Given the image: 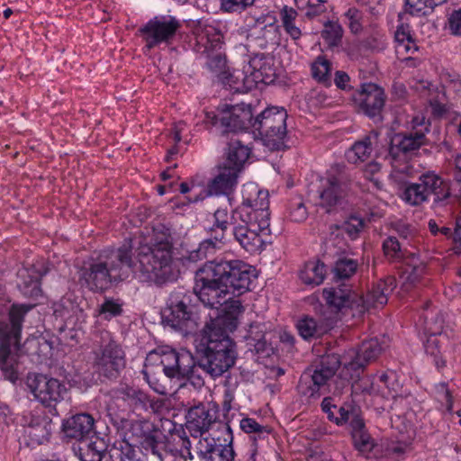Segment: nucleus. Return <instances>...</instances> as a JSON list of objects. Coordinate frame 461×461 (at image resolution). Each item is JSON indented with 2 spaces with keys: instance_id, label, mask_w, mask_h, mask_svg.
I'll use <instances>...</instances> for the list:
<instances>
[{
  "instance_id": "obj_1",
  "label": "nucleus",
  "mask_w": 461,
  "mask_h": 461,
  "mask_svg": "<svg viewBox=\"0 0 461 461\" xmlns=\"http://www.w3.org/2000/svg\"><path fill=\"white\" fill-rule=\"evenodd\" d=\"M179 273L170 234L154 229L147 243L140 242L136 248L125 243L89 258L78 271V280L82 286L99 293L130 277L161 284L176 280Z\"/></svg>"
},
{
  "instance_id": "obj_2",
  "label": "nucleus",
  "mask_w": 461,
  "mask_h": 461,
  "mask_svg": "<svg viewBox=\"0 0 461 461\" xmlns=\"http://www.w3.org/2000/svg\"><path fill=\"white\" fill-rule=\"evenodd\" d=\"M215 261H209L195 273L194 294L184 291L171 293L168 298L169 313L164 316L167 325L185 333L198 327L199 310L193 303L194 294L204 306L219 308L230 298V290L219 274Z\"/></svg>"
},
{
  "instance_id": "obj_3",
  "label": "nucleus",
  "mask_w": 461,
  "mask_h": 461,
  "mask_svg": "<svg viewBox=\"0 0 461 461\" xmlns=\"http://www.w3.org/2000/svg\"><path fill=\"white\" fill-rule=\"evenodd\" d=\"M222 320H212L204 327L203 344L200 357V367L212 377H219L235 364L237 352L235 343L228 333L221 330Z\"/></svg>"
},
{
  "instance_id": "obj_4",
  "label": "nucleus",
  "mask_w": 461,
  "mask_h": 461,
  "mask_svg": "<svg viewBox=\"0 0 461 461\" xmlns=\"http://www.w3.org/2000/svg\"><path fill=\"white\" fill-rule=\"evenodd\" d=\"M32 307V304H13L8 318L0 321V369L12 383L19 378L23 322Z\"/></svg>"
},
{
  "instance_id": "obj_5",
  "label": "nucleus",
  "mask_w": 461,
  "mask_h": 461,
  "mask_svg": "<svg viewBox=\"0 0 461 461\" xmlns=\"http://www.w3.org/2000/svg\"><path fill=\"white\" fill-rule=\"evenodd\" d=\"M218 406L208 402L199 403L188 410L186 415V429L190 432L192 440L187 437H179L182 447L181 456L184 459L194 458L191 449L200 438L213 437L219 434V424H225L218 420Z\"/></svg>"
},
{
  "instance_id": "obj_6",
  "label": "nucleus",
  "mask_w": 461,
  "mask_h": 461,
  "mask_svg": "<svg viewBox=\"0 0 461 461\" xmlns=\"http://www.w3.org/2000/svg\"><path fill=\"white\" fill-rule=\"evenodd\" d=\"M286 119L285 109L267 108L253 120L252 129L270 150H280L286 147Z\"/></svg>"
},
{
  "instance_id": "obj_7",
  "label": "nucleus",
  "mask_w": 461,
  "mask_h": 461,
  "mask_svg": "<svg viewBox=\"0 0 461 461\" xmlns=\"http://www.w3.org/2000/svg\"><path fill=\"white\" fill-rule=\"evenodd\" d=\"M219 434L200 438L194 445L199 461H234L232 431L229 424H219Z\"/></svg>"
},
{
  "instance_id": "obj_8",
  "label": "nucleus",
  "mask_w": 461,
  "mask_h": 461,
  "mask_svg": "<svg viewBox=\"0 0 461 461\" xmlns=\"http://www.w3.org/2000/svg\"><path fill=\"white\" fill-rule=\"evenodd\" d=\"M242 203L236 208L231 215L247 219L249 222L255 221L261 224L270 223L268 192L262 190L255 183H247L242 185Z\"/></svg>"
},
{
  "instance_id": "obj_9",
  "label": "nucleus",
  "mask_w": 461,
  "mask_h": 461,
  "mask_svg": "<svg viewBox=\"0 0 461 461\" xmlns=\"http://www.w3.org/2000/svg\"><path fill=\"white\" fill-rule=\"evenodd\" d=\"M351 179L340 166L331 168L326 177L320 181L318 189L319 205L330 212L340 205L345 201L349 189Z\"/></svg>"
},
{
  "instance_id": "obj_10",
  "label": "nucleus",
  "mask_w": 461,
  "mask_h": 461,
  "mask_svg": "<svg viewBox=\"0 0 461 461\" xmlns=\"http://www.w3.org/2000/svg\"><path fill=\"white\" fill-rule=\"evenodd\" d=\"M340 366L337 355L330 354L321 357L312 371L303 373L299 381V391L309 397H319L320 391L325 387Z\"/></svg>"
},
{
  "instance_id": "obj_11",
  "label": "nucleus",
  "mask_w": 461,
  "mask_h": 461,
  "mask_svg": "<svg viewBox=\"0 0 461 461\" xmlns=\"http://www.w3.org/2000/svg\"><path fill=\"white\" fill-rule=\"evenodd\" d=\"M412 129L407 132H400L391 139L389 157L397 160L402 155H408L426 145V134L429 132V123L425 117L416 116L411 120Z\"/></svg>"
},
{
  "instance_id": "obj_12",
  "label": "nucleus",
  "mask_w": 461,
  "mask_h": 461,
  "mask_svg": "<svg viewBox=\"0 0 461 461\" xmlns=\"http://www.w3.org/2000/svg\"><path fill=\"white\" fill-rule=\"evenodd\" d=\"M94 354L95 366L107 378L116 377L125 366L124 350L108 333L102 337L101 344Z\"/></svg>"
},
{
  "instance_id": "obj_13",
  "label": "nucleus",
  "mask_w": 461,
  "mask_h": 461,
  "mask_svg": "<svg viewBox=\"0 0 461 461\" xmlns=\"http://www.w3.org/2000/svg\"><path fill=\"white\" fill-rule=\"evenodd\" d=\"M232 233L240 246L249 253L260 251L266 242L265 237L270 235V223L263 225L258 221L249 222L247 219L231 215Z\"/></svg>"
},
{
  "instance_id": "obj_14",
  "label": "nucleus",
  "mask_w": 461,
  "mask_h": 461,
  "mask_svg": "<svg viewBox=\"0 0 461 461\" xmlns=\"http://www.w3.org/2000/svg\"><path fill=\"white\" fill-rule=\"evenodd\" d=\"M180 27V22L173 16H156L140 28L139 32L146 47L151 50L161 43L170 44Z\"/></svg>"
},
{
  "instance_id": "obj_15",
  "label": "nucleus",
  "mask_w": 461,
  "mask_h": 461,
  "mask_svg": "<svg viewBox=\"0 0 461 461\" xmlns=\"http://www.w3.org/2000/svg\"><path fill=\"white\" fill-rule=\"evenodd\" d=\"M215 267L221 270L219 274L228 285L230 294L240 295L247 292L256 277L251 267L240 260L215 261Z\"/></svg>"
},
{
  "instance_id": "obj_16",
  "label": "nucleus",
  "mask_w": 461,
  "mask_h": 461,
  "mask_svg": "<svg viewBox=\"0 0 461 461\" xmlns=\"http://www.w3.org/2000/svg\"><path fill=\"white\" fill-rule=\"evenodd\" d=\"M27 385L34 398L43 406L55 407L63 401L67 388L59 380L36 374L28 377Z\"/></svg>"
},
{
  "instance_id": "obj_17",
  "label": "nucleus",
  "mask_w": 461,
  "mask_h": 461,
  "mask_svg": "<svg viewBox=\"0 0 461 461\" xmlns=\"http://www.w3.org/2000/svg\"><path fill=\"white\" fill-rule=\"evenodd\" d=\"M151 355L159 357L163 372L169 378L182 380L194 367V358L186 350L176 351L165 347L155 350Z\"/></svg>"
},
{
  "instance_id": "obj_18",
  "label": "nucleus",
  "mask_w": 461,
  "mask_h": 461,
  "mask_svg": "<svg viewBox=\"0 0 461 461\" xmlns=\"http://www.w3.org/2000/svg\"><path fill=\"white\" fill-rule=\"evenodd\" d=\"M107 446L103 438L93 436L73 446L74 454L81 461H131L124 456L122 450L113 448L106 457Z\"/></svg>"
},
{
  "instance_id": "obj_19",
  "label": "nucleus",
  "mask_w": 461,
  "mask_h": 461,
  "mask_svg": "<svg viewBox=\"0 0 461 461\" xmlns=\"http://www.w3.org/2000/svg\"><path fill=\"white\" fill-rule=\"evenodd\" d=\"M395 286V279L393 276H388L377 282L365 297L357 295V299L352 301V306L356 307L357 316H361L371 308L382 307L386 304L388 295Z\"/></svg>"
},
{
  "instance_id": "obj_20",
  "label": "nucleus",
  "mask_w": 461,
  "mask_h": 461,
  "mask_svg": "<svg viewBox=\"0 0 461 461\" xmlns=\"http://www.w3.org/2000/svg\"><path fill=\"white\" fill-rule=\"evenodd\" d=\"M248 26L249 27L248 38H252L257 41L260 48L265 49L268 46L280 44V28L276 23L274 17L261 15L255 19L253 23H248Z\"/></svg>"
},
{
  "instance_id": "obj_21",
  "label": "nucleus",
  "mask_w": 461,
  "mask_h": 461,
  "mask_svg": "<svg viewBox=\"0 0 461 461\" xmlns=\"http://www.w3.org/2000/svg\"><path fill=\"white\" fill-rule=\"evenodd\" d=\"M220 122L226 131H240L249 127L252 128L251 107L243 103L235 105L224 104Z\"/></svg>"
},
{
  "instance_id": "obj_22",
  "label": "nucleus",
  "mask_w": 461,
  "mask_h": 461,
  "mask_svg": "<svg viewBox=\"0 0 461 461\" xmlns=\"http://www.w3.org/2000/svg\"><path fill=\"white\" fill-rule=\"evenodd\" d=\"M385 101V95L380 86L373 83H366L355 96V102L359 109L369 117L380 114Z\"/></svg>"
},
{
  "instance_id": "obj_23",
  "label": "nucleus",
  "mask_w": 461,
  "mask_h": 461,
  "mask_svg": "<svg viewBox=\"0 0 461 461\" xmlns=\"http://www.w3.org/2000/svg\"><path fill=\"white\" fill-rule=\"evenodd\" d=\"M25 433L32 444L41 445L48 441L52 429L51 419L43 411H33L23 417Z\"/></svg>"
},
{
  "instance_id": "obj_24",
  "label": "nucleus",
  "mask_w": 461,
  "mask_h": 461,
  "mask_svg": "<svg viewBox=\"0 0 461 461\" xmlns=\"http://www.w3.org/2000/svg\"><path fill=\"white\" fill-rule=\"evenodd\" d=\"M215 224L214 226L221 230L220 235H215L214 240L208 239L200 243L198 249L190 254V259L198 260L206 258L215 252L217 244L223 239V232L231 223V216L228 215L226 209H218L214 212Z\"/></svg>"
},
{
  "instance_id": "obj_25",
  "label": "nucleus",
  "mask_w": 461,
  "mask_h": 461,
  "mask_svg": "<svg viewBox=\"0 0 461 461\" xmlns=\"http://www.w3.org/2000/svg\"><path fill=\"white\" fill-rule=\"evenodd\" d=\"M237 168L225 165L217 167L213 177L207 184L208 194L229 195L234 190L238 182Z\"/></svg>"
},
{
  "instance_id": "obj_26",
  "label": "nucleus",
  "mask_w": 461,
  "mask_h": 461,
  "mask_svg": "<svg viewBox=\"0 0 461 461\" xmlns=\"http://www.w3.org/2000/svg\"><path fill=\"white\" fill-rule=\"evenodd\" d=\"M94 418L87 413H79L68 419L63 424V431L67 438H75L78 442L87 439L94 431Z\"/></svg>"
},
{
  "instance_id": "obj_27",
  "label": "nucleus",
  "mask_w": 461,
  "mask_h": 461,
  "mask_svg": "<svg viewBox=\"0 0 461 461\" xmlns=\"http://www.w3.org/2000/svg\"><path fill=\"white\" fill-rule=\"evenodd\" d=\"M18 288L28 298L38 299L41 296V278L42 273L35 266L23 267L18 273Z\"/></svg>"
},
{
  "instance_id": "obj_28",
  "label": "nucleus",
  "mask_w": 461,
  "mask_h": 461,
  "mask_svg": "<svg viewBox=\"0 0 461 461\" xmlns=\"http://www.w3.org/2000/svg\"><path fill=\"white\" fill-rule=\"evenodd\" d=\"M323 298L327 305L334 312L341 311L344 308H349L353 316L356 313V307L352 306V301L357 299V294L352 293L347 287H330L322 291Z\"/></svg>"
},
{
  "instance_id": "obj_29",
  "label": "nucleus",
  "mask_w": 461,
  "mask_h": 461,
  "mask_svg": "<svg viewBox=\"0 0 461 461\" xmlns=\"http://www.w3.org/2000/svg\"><path fill=\"white\" fill-rule=\"evenodd\" d=\"M419 181L427 198L429 194L434 195L435 203H442L450 197L448 184L438 176L432 173L423 174L420 176Z\"/></svg>"
},
{
  "instance_id": "obj_30",
  "label": "nucleus",
  "mask_w": 461,
  "mask_h": 461,
  "mask_svg": "<svg viewBox=\"0 0 461 461\" xmlns=\"http://www.w3.org/2000/svg\"><path fill=\"white\" fill-rule=\"evenodd\" d=\"M333 324L334 321L331 319H314L307 316L298 321L297 330L304 339H317L326 334Z\"/></svg>"
},
{
  "instance_id": "obj_31",
  "label": "nucleus",
  "mask_w": 461,
  "mask_h": 461,
  "mask_svg": "<svg viewBox=\"0 0 461 461\" xmlns=\"http://www.w3.org/2000/svg\"><path fill=\"white\" fill-rule=\"evenodd\" d=\"M272 59L264 54H257L249 61L245 72L249 73L254 82H266L274 75Z\"/></svg>"
},
{
  "instance_id": "obj_32",
  "label": "nucleus",
  "mask_w": 461,
  "mask_h": 461,
  "mask_svg": "<svg viewBox=\"0 0 461 461\" xmlns=\"http://www.w3.org/2000/svg\"><path fill=\"white\" fill-rule=\"evenodd\" d=\"M383 348L377 339L364 341L356 352L355 357L348 363L353 369L366 366L376 359Z\"/></svg>"
},
{
  "instance_id": "obj_33",
  "label": "nucleus",
  "mask_w": 461,
  "mask_h": 461,
  "mask_svg": "<svg viewBox=\"0 0 461 461\" xmlns=\"http://www.w3.org/2000/svg\"><path fill=\"white\" fill-rule=\"evenodd\" d=\"M235 294H230V298L224 302L223 309L224 315L215 320H222L223 324L221 325V330L225 333L234 330L238 326L239 317L242 314L244 308L240 300L233 298Z\"/></svg>"
},
{
  "instance_id": "obj_34",
  "label": "nucleus",
  "mask_w": 461,
  "mask_h": 461,
  "mask_svg": "<svg viewBox=\"0 0 461 461\" xmlns=\"http://www.w3.org/2000/svg\"><path fill=\"white\" fill-rule=\"evenodd\" d=\"M376 138L377 133L374 131L357 141L346 153L348 161L353 164L366 161L373 151V141Z\"/></svg>"
},
{
  "instance_id": "obj_35",
  "label": "nucleus",
  "mask_w": 461,
  "mask_h": 461,
  "mask_svg": "<svg viewBox=\"0 0 461 461\" xmlns=\"http://www.w3.org/2000/svg\"><path fill=\"white\" fill-rule=\"evenodd\" d=\"M326 273V266L322 262L312 260L304 264L300 270L299 276L303 284L314 286L323 282Z\"/></svg>"
},
{
  "instance_id": "obj_36",
  "label": "nucleus",
  "mask_w": 461,
  "mask_h": 461,
  "mask_svg": "<svg viewBox=\"0 0 461 461\" xmlns=\"http://www.w3.org/2000/svg\"><path fill=\"white\" fill-rule=\"evenodd\" d=\"M249 155L250 149L247 146L243 145L240 140H232L229 144L228 157L223 165L235 167L240 173Z\"/></svg>"
},
{
  "instance_id": "obj_37",
  "label": "nucleus",
  "mask_w": 461,
  "mask_h": 461,
  "mask_svg": "<svg viewBox=\"0 0 461 461\" xmlns=\"http://www.w3.org/2000/svg\"><path fill=\"white\" fill-rule=\"evenodd\" d=\"M221 34L220 32L211 25H205L201 32L197 33V42L203 47V53L210 55V52H214L221 49Z\"/></svg>"
},
{
  "instance_id": "obj_38",
  "label": "nucleus",
  "mask_w": 461,
  "mask_h": 461,
  "mask_svg": "<svg viewBox=\"0 0 461 461\" xmlns=\"http://www.w3.org/2000/svg\"><path fill=\"white\" fill-rule=\"evenodd\" d=\"M122 399L138 410H147L149 407L154 409L155 401L143 391L133 387H123L121 389Z\"/></svg>"
},
{
  "instance_id": "obj_39",
  "label": "nucleus",
  "mask_w": 461,
  "mask_h": 461,
  "mask_svg": "<svg viewBox=\"0 0 461 461\" xmlns=\"http://www.w3.org/2000/svg\"><path fill=\"white\" fill-rule=\"evenodd\" d=\"M352 423L355 428V431L353 432L354 445L359 452L367 455L375 447L374 440L369 434L362 429L364 423L361 420H355Z\"/></svg>"
},
{
  "instance_id": "obj_40",
  "label": "nucleus",
  "mask_w": 461,
  "mask_h": 461,
  "mask_svg": "<svg viewBox=\"0 0 461 461\" xmlns=\"http://www.w3.org/2000/svg\"><path fill=\"white\" fill-rule=\"evenodd\" d=\"M297 12L288 6H284L280 12V18L282 25L285 32L294 40L297 41L302 36V31L295 25V20L297 18Z\"/></svg>"
},
{
  "instance_id": "obj_41",
  "label": "nucleus",
  "mask_w": 461,
  "mask_h": 461,
  "mask_svg": "<svg viewBox=\"0 0 461 461\" xmlns=\"http://www.w3.org/2000/svg\"><path fill=\"white\" fill-rule=\"evenodd\" d=\"M331 64L324 57L319 56L312 64V76L319 83L325 86L330 85Z\"/></svg>"
},
{
  "instance_id": "obj_42",
  "label": "nucleus",
  "mask_w": 461,
  "mask_h": 461,
  "mask_svg": "<svg viewBox=\"0 0 461 461\" xmlns=\"http://www.w3.org/2000/svg\"><path fill=\"white\" fill-rule=\"evenodd\" d=\"M267 327L264 323L254 322L249 325L246 339L250 345H253L257 351H263L266 348Z\"/></svg>"
},
{
  "instance_id": "obj_43",
  "label": "nucleus",
  "mask_w": 461,
  "mask_h": 461,
  "mask_svg": "<svg viewBox=\"0 0 461 461\" xmlns=\"http://www.w3.org/2000/svg\"><path fill=\"white\" fill-rule=\"evenodd\" d=\"M429 91H430L429 88ZM429 102L432 109V113L435 116L441 117L449 110L444 87H441L440 89L437 88L435 93L429 92Z\"/></svg>"
},
{
  "instance_id": "obj_44",
  "label": "nucleus",
  "mask_w": 461,
  "mask_h": 461,
  "mask_svg": "<svg viewBox=\"0 0 461 461\" xmlns=\"http://www.w3.org/2000/svg\"><path fill=\"white\" fill-rule=\"evenodd\" d=\"M328 0H294L297 8L304 12L305 16L313 18L326 11L325 4Z\"/></svg>"
},
{
  "instance_id": "obj_45",
  "label": "nucleus",
  "mask_w": 461,
  "mask_h": 461,
  "mask_svg": "<svg viewBox=\"0 0 461 461\" xmlns=\"http://www.w3.org/2000/svg\"><path fill=\"white\" fill-rule=\"evenodd\" d=\"M321 35L330 47H336L341 42L343 29L339 23L329 22L325 24Z\"/></svg>"
},
{
  "instance_id": "obj_46",
  "label": "nucleus",
  "mask_w": 461,
  "mask_h": 461,
  "mask_svg": "<svg viewBox=\"0 0 461 461\" xmlns=\"http://www.w3.org/2000/svg\"><path fill=\"white\" fill-rule=\"evenodd\" d=\"M402 197L411 205H420L427 201L425 191L422 189L420 181L409 185L405 188Z\"/></svg>"
},
{
  "instance_id": "obj_47",
  "label": "nucleus",
  "mask_w": 461,
  "mask_h": 461,
  "mask_svg": "<svg viewBox=\"0 0 461 461\" xmlns=\"http://www.w3.org/2000/svg\"><path fill=\"white\" fill-rule=\"evenodd\" d=\"M446 0H407V11L415 15L426 14L429 10L444 3Z\"/></svg>"
},
{
  "instance_id": "obj_48",
  "label": "nucleus",
  "mask_w": 461,
  "mask_h": 461,
  "mask_svg": "<svg viewBox=\"0 0 461 461\" xmlns=\"http://www.w3.org/2000/svg\"><path fill=\"white\" fill-rule=\"evenodd\" d=\"M357 267V261L351 258H340L335 264L334 273L337 277L340 279H346L354 275Z\"/></svg>"
},
{
  "instance_id": "obj_49",
  "label": "nucleus",
  "mask_w": 461,
  "mask_h": 461,
  "mask_svg": "<svg viewBox=\"0 0 461 461\" xmlns=\"http://www.w3.org/2000/svg\"><path fill=\"white\" fill-rule=\"evenodd\" d=\"M240 429L245 433H254L258 436L259 438H264L270 433L268 426H263L257 422L252 418H243L240 423Z\"/></svg>"
},
{
  "instance_id": "obj_50",
  "label": "nucleus",
  "mask_w": 461,
  "mask_h": 461,
  "mask_svg": "<svg viewBox=\"0 0 461 461\" xmlns=\"http://www.w3.org/2000/svg\"><path fill=\"white\" fill-rule=\"evenodd\" d=\"M363 14L357 8H349L344 14L345 23L348 26L352 33L357 34L363 29Z\"/></svg>"
},
{
  "instance_id": "obj_51",
  "label": "nucleus",
  "mask_w": 461,
  "mask_h": 461,
  "mask_svg": "<svg viewBox=\"0 0 461 461\" xmlns=\"http://www.w3.org/2000/svg\"><path fill=\"white\" fill-rule=\"evenodd\" d=\"M425 351L434 358L436 366L440 369L446 366L445 360L441 357L439 349V341L437 337H429L425 343Z\"/></svg>"
},
{
  "instance_id": "obj_52",
  "label": "nucleus",
  "mask_w": 461,
  "mask_h": 461,
  "mask_svg": "<svg viewBox=\"0 0 461 461\" xmlns=\"http://www.w3.org/2000/svg\"><path fill=\"white\" fill-rule=\"evenodd\" d=\"M364 226L365 221L362 218L351 215L342 224V230L350 237V239L355 240L364 229Z\"/></svg>"
},
{
  "instance_id": "obj_53",
  "label": "nucleus",
  "mask_w": 461,
  "mask_h": 461,
  "mask_svg": "<svg viewBox=\"0 0 461 461\" xmlns=\"http://www.w3.org/2000/svg\"><path fill=\"white\" fill-rule=\"evenodd\" d=\"M426 267L423 263L416 266H409L403 272L402 278L403 279L404 285H414L417 284L421 276L425 274Z\"/></svg>"
},
{
  "instance_id": "obj_54",
  "label": "nucleus",
  "mask_w": 461,
  "mask_h": 461,
  "mask_svg": "<svg viewBox=\"0 0 461 461\" xmlns=\"http://www.w3.org/2000/svg\"><path fill=\"white\" fill-rule=\"evenodd\" d=\"M163 445V442L158 441L156 436L152 434L145 436V438L141 441L142 448L145 451L150 452L152 455L158 456L160 461H164L166 457L163 456V454L161 452Z\"/></svg>"
},
{
  "instance_id": "obj_55",
  "label": "nucleus",
  "mask_w": 461,
  "mask_h": 461,
  "mask_svg": "<svg viewBox=\"0 0 461 461\" xmlns=\"http://www.w3.org/2000/svg\"><path fill=\"white\" fill-rule=\"evenodd\" d=\"M383 249L384 255L391 259H400L402 258L403 253L401 249V244L395 237H388L383 242Z\"/></svg>"
},
{
  "instance_id": "obj_56",
  "label": "nucleus",
  "mask_w": 461,
  "mask_h": 461,
  "mask_svg": "<svg viewBox=\"0 0 461 461\" xmlns=\"http://www.w3.org/2000/svg\"><path fill=\"white\" fill-rule=\"evenodd\" d=\"M122 312V305L113 299H105L98 309L99 315L104 320H110L113 317L118 316Z\"/></svg>"
},
{
  "instance_id": "obj_57",
  "label": "nucleus",
  "mask_w": 461,
  "mask_h": 461,
  "mask_svg": "<svg viewBox=\"0 0 461 461\" xmlns=\"http://www.w3.org/2000/svg\"><path fill=\"white\" fill-rule=\"evenodd\" d=\"M254 2L255 0H221V9L228 13H240Z\"/></svg>"
},
{
  "instance_id": "obj_58",
  "label": "nucleus",
  "mask_w": 461,
  "mask_h": 461,
  "mask_svg": "<svg viewBox=\"0 0 461 461\" xmlns=\"http://www.w3.org/2000/svg\"><path fill=\"white\" fill-rule=\"evenodd\" d=\"M418 50L417 44L412 39L404 41L402 43H397L395 45V52L401 59H410L411 55L414 54Z\"/></svg>"
},
{
  "instance_id": "obj_59",
  "label": "nucleus",
  "mask_w": 461,
  "mask_h": 461,
  "mask_svg": "<svg viewBox=\"0 0 461 461\" xmlns=\"http://www.w3.org/2000/svg\"><path fill=\"white\" fill-rule=\"evenodd\" d=\"M206 55L209 59L207 64L211 69L220 71L225 68L226 59L221 53L210 52V55Z\"/></svg>"
},
{
  "instance_id": "obj_60",
  "label": "nucleus",
  "mask_w": 461,
  "mask_h": 461,
  "mask_svg": "<svg viewBox=\"0 0 461 461\" xmlns=\"http://www.w3.org/2000/svg\"><path fill=\"white\" fill-rule=\"evenodd\" d=\"M449 29L455 35H461V9L454 11L448 18Z\"/></svg>"
},
{
  "instance_id": "obj_61",
  "label": "nucleus",
  "mask_w": 461,
  "mask_h": 461,
  "mask_svg": "<svg viewBox=\"0 0 461 461\" xmlns=\"http://www.w3.org/2000/svg\"><path fill=\"white\" fill-rule=\"evenodd\" d=\"M425 330L429 334V337H436L443 330V321L441 317L437 316L435 321H425Z\"/></svg>"
},
{
  "instance_id": "obj_62",
  "label": "nucleus",
  "mask_w": 461,
  "mask_h": 461,
  "mask_svg": "<svg viewBox=\"0 0 461 461\" xmlns=\"http://www.w3.org/2000/svg\"><path fill=\"white\" fill-rule=\"evenodd\" d=\"M201 369H202V367H200V364L198 366H196L194 364V367L192 368L190 374H188L186 376H185L184 379H186V380L190 381V383L194 387H201L204 384V381H203V377L199 374V371Z\"/></svg>"
},
{
  "instance_id": "obj_63",
  "label": "nucleus",
  "mask_w": 461,
  "mask_h": 461,
  "mask_svg": "<svg viewBox=\"0 0 461 461\" xmlns=\"http://www.w3.org/2000/svg\"><path fill=\"white\" fill-rule=\"evenodd\" d=\"M437 391H438V396H441L442 397V400H445L447 404V409L450 410L451 407H452V395H451V393L450 391L448 390L447 386L446 384L442 383V384H439L438 386H437Z\"/></svg>"
},
{
  "instance_id": "obj_64",
  "label": "nucleus",
  "mask_w": 461,
  "mask_h": 461,
  "mask_svg": "<svg viewBox=\"0 0 461 461\" xmlns=\"http://www.w3.org/2000/svg\"><path fill=\"white\" fill-rule=\"evenodd\" d=\"M291 217L294 221H302L306 219L307 212L303 203H299L296 208L292 211Z\"/></svg>"
}]
</instances>
